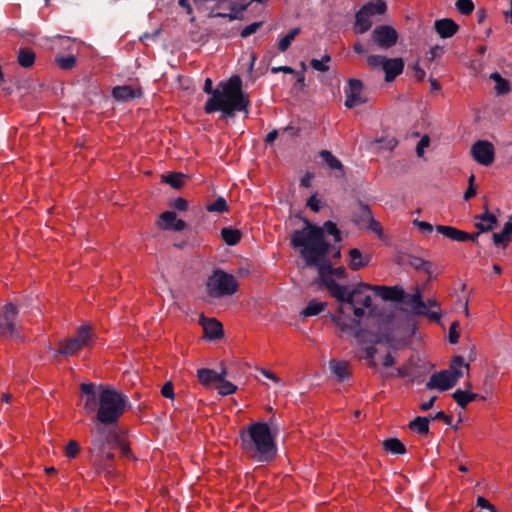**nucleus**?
<instances>
[{
	"mask_svg": "<svg viewBox=\"0 0 512 512\" xmlns=\"http://www.w3.org/2000/svg\"><path fill=\"white\" fill-rule=\"evenodd\" d=\"M36 59L35 52L28 47H22L17 52V62L23 68H31Z\"/></svg>",
	"mask_w": 512,
	"mask_h": 512,
	"instance_id": "30",
	"label": "nucleus"
},
{
	"mask_svg": "<svg viewBox=\"0 0 512 512\" xmlns=\"http://www.w3.org/2000/svg\"><path fill=\"white\" fill-rule=\"evenodd\" d=\"M81 392L86 395L84 409L87 413L97 411L99 407V394H96L95 385L93 383H82Z\"/></svg>",
	"mask_w": 512,
	"mask_h": 512,
	"instance_id": "19",
	"label": "nucleus"
},
{
	"mask_svg": "<svg viewBox=\"0 0 512 512\" xmlns=\"http://www.w3.org/2000/svg\"><path fill=\"white\" fill-rule=\"evenodd\" d=\"M205 337L210 341L219 340L224 336L222 324L215 318H204L200 321Z\"/></svg>",
	"mask_w": 512,
	"mask_h": 512,
	"instance_id": "18",
	"label": "nucleus"
},
{
	"mask_svg": "<svg viewBox=\"0 0 512 512\" xmlns=\"http://www.w3.org/2000/svg\"><path fill=\"white\" fill-rule=\"evenodd\" d=\"M56 64L63 70H71L76 66L77 58L74 55L56 56Z\"/></svg>",
	"mask_w": 512,
	"mask_h": 512,
	"instance_id": "44",
	"label": "nucleus"
},
{
	"mask_svg": "<svg viewBox=\"0 0 512 512\" xmlns=\"http://www.w3.org/2000/svg\"><path fill=\"white\" fill-rule=\"evenodd\" d=\"M363 84L359 79H350L348 82V87L345 89L346 100L345 106L347 108H353L358 104H362L365 102V99L362 98Z\"/></svg>",
	"mask_w": 512,
	"mask_h": 512,
	"instance_id": "15",
	"label": "nucleus"
},
{
	"mask_svg": "<svg viewBox=\"0 0 512 512\" xmlns=\"http://www.w3.org/2000/svg\"><path fill=\"white\" fill-rule=\"evenodd\" d=\"M429 417L417 416L408 425L409 429L419 435H427L429 433Z\"/></svg>",
	"mask_w": 512,
	"mask_h": 512,
	"instance_id": "32",
	"label": "nucleus"
},
{
	"mask_svg": "<svg viewBox=\"0 0 512 512\" xmlns=\"http://www.w3.org/2000/svg\"><path fill=\"white\" fill-rule=\"evenodd\" d=\"M331 319L342 332L354 330V326H352V324L341 320V318L336 315H332Z\"/></svg>",
	"mask_w": 512,
	"mask_h": 512,
	"instance_id": "56",
	"label": "nucleus"
},
{
	"mask_svg": "<svg viewBox=\"0 0 512 512\" xmlns=\"http://www.w3.org/2000/svg\"><path fill=\"white\" fill-rule=\"evenodd\" d=\"M206 210L208 212H216V213H224L228 212L229 207L224 197L219 196L214 202L208 203L206 205Z\"/></svg>",
	"mask_w": 512,
	"mask_h": 512,
	"instance_id": "45",
	"label": "nucleus"
},
{
	"mask_svg": "<svg viewBox=\"0 0 512 512\" xmlns=\"http://www.w3.org/2000/svg\"><path fill=\"white\" fill-rule=\"evenodd\" d=\"M217 384L218 393L222 396L231 395L237 390V386L227 380L217 382Z\"/></svg>",
	"mask_w": 512,
	"mask_h": 512,
	"instance_id": "48",
	"label": "nucleus"
},
{
	"mask_svg": "<svg viewBox=\"0 0 512 512\" xmlns=\"http://www.w3.org/2000/svg\"><path fill=\"white\" fill-rule=\"evenodd\" d=\"M362 8H366V13L373 17L384 14L387 10V5L383 0H376L366 3Z\"/></svg>",
	"mask_w": 512,
	"mask_h": 512,
	"instance_id": "41",
	"label": "nucleus"
},
{
	"mask_svg": "<svg viewBox=\"0 0 512 512\" xmlns=\"http://www.w3.org/2000/svg\"><path fill=\"white\" fill-rule=\"evenodd\" d=\"M176 219V213L173 211H166L160 215L161 227L165 230H171Z\"/></svg>",
	"mask_w": 512,
	"mask_h": 512,
	"instance_id": "47",
	"label": "nucleus"
},
{
	"mask_svg": "<svg viewBox=\"0 0 512 512\" xmlns=\"http://www.w3.org/2000/svg\"><path fill=\"white\" fill-rule=\"evenodd\" d=\"M72 338L77 340L83 347L88 346L92 339L90 327L81 326L77 331V335Z\"/></svg>",
	"mask_w": 512,
	"mask_h": 512,
	"instance_id": "46",
	"label": "nucleus"
},
{
	"mask_svg": "<svg viewBox=\"0 0 512 512\" xmlns=\"http://www.w3.org/2000/svg\"><path fill=\"white\" fill-rule=\"evenodd\" d=\"M111 95L118 102H128L141 98L143 92L141 88H134L129 85H118L113 87Z\"/></svg>",
	"mask_w": 512,
	"mask_h": 512,
	"instance_id": "16",
	"label": "nucleus"
},
{
	"mask_svg": "<svg viewBox=\"0 0 512 512\" xmlns=\"http://www.w3.org/2000/svg\"><path fill=\"white\" fill-rule=\"evenodd\" d=\"M162 181L169 184L172 188L180 189L184 185V175L182 173L171 172L162 175Z\"/></svg>",
	"mask_w": 512,
	"mask_h": 512,
	"instance_id": "43",
	"label": "nucleus"
},
{
	"mask_svg": "<svg viewBox=\"0 0 512 512\" xmlns=\"http://www.w3.org/2000/svg\"><path fill=\"white\" fill-rule=\"evenodd\" d=\"M262 25V22H253L250 25L246 26L242 29L240 35L242 38H247L250 35L254 34L259 27Z\"/></svg>",
	"mask_w": 512,
	"mask_h": 512,
	"instance_id": "54",
	"label": "nucleus"
},
{
	"mask_svg": "<svg viewBox=\"0 0 512 512\" xmlns=\"http://www.w3.org/2000/svg\"><path fill=\"white\" fill-rule=\"evenodd\" d=\"M358 207L359 213L354 214V222L357 225L361 223H367L373 217L370 207L367 204L363 203L362 201H358Z\"/></svg>",
	"mask_w": 512,
	"mask_h": 512,
	"instance_id": "40",
	"label": "nucleus"
},
{
	"mask_svg": "<svg viewBox=\"0 0 512 512\" xmlns=\"http://www.w3.org/2000/svg\"><path fill=\"white\" fill-rule=\"evenodd\" d=\"M435 230L444 237L457 242H466V238H468V232L459 230L453 226L437 225Z\"/></svg>",
	"mask_w": 512,
	"mask_h": 512,
	"instance_id": "24",
	"label": "nucleus"
},
{
	"mask_svg": "<svg viewBox=\"0 0 512 512\" xmlns=\"http://www.w3.org/2000/svg\"><path fill=\"white\" fill-rule=\"evenodd\" d=\"M95 432H91L90 452L94 457V463L107 474L113 473V461L115 458L112 450L114 449V441H118V434L112 433V436L103 439L101 444L95 442Z\"/></svg>",
	"mask_w": 512,
	"mask_h": 512,
	"instance_id": "6",
	"label": "nucleus"
},
{
	"mask_svg": "<svg viewBox=\"0 0 512 512\" xmlns=\"http://www.w3.org/2000/svg\"><path fill=\"white\" fill-rule=\"evenodd\" d=\"M293 247L299 249V252L307 266L318 268L319 276L316 280V283L325 286L332 297L335 299H340L343 295L344 285L338 284L333 278H331L333 266L330 260L327 258L328 254L319 256L314 263H311L309 262V256L307 252H305V249L309 248V246L304 245Z\"/></svg>",
	"mask_w": 512,
	"mask_h": 512,
	"instance_id": "5",
	"label": "nucleus"
},
{
	"mask_svg": "<svg viewBox=\"0 0 512 512\" xmlns=\"http://www.w3.org/2000/svg\"><path fill=\"white\" fill-rule=\"evenodd\" d=\"M386 57L381 55H370L367 57V65L371 69L383 68Z\"/></svg>",
	"mask_w": 512,
	"mask_h": 512,
	"instance_id": "52",
	"label": "nucleus"
},
{
	"mask_svg": "<svg viewBox=\"0 0 512 512\" xmlns=\"http://www.w3.org/2000/svg\"><path fill=\"white\" fill-rule=\"evenodd\" d=\"M231 0H215L213 4L209 5V9L207 12V16L210 18L211 11L213 12H222L221 10H228V4Z\"/></svg>",
	"mask_w": 512,
	"mask_h": 512,
	"instance_id": "51",
	"label": "nucleus"
},
{
	"mask_svg": "<svg viewBox=\"0 0 512 512\" xmlns=\"http://www.w3.org/2000/svg\"><path fill=\"white\" fill-rule=\"evenodd\" d=\"M455 6L462 15L471 14L475 8L472 0H457Z\"/></svg>",
	"mask_w": 512,
	"mask_h": 512,
	"instance_id": "49",
	"label": "nucleus"
},
{
	"mask_svg": "<svg viewBox=\"0 0 512 512\" xmlns=\"http://www.w3.org/2000/svg\"><path fill=\"white\" fill-rule=\"evenodd\" d=\"M408 264L415 270L424 271L429 276L432 274V262L424 260L421 257L410 255L408 257Z\"/></svg>",
	"mask_w": 512,
	"mask_h": 512,
	"instance_id": "35",
	"label": "nucleus"
},
{
	"mask_svg": "<svg viewBox=\"0 0 512 512\" xmlns=\"http://www.w3.org/2000/svg\"><path fill=\"white\" fill-rule=\"evenodd\" d=\"M372 42L380 49L387 50L398 41L397 31L389 25H379L371 33Z\"/></svg>",
	"mask_w": 512,
	"mask_h": 512,
	"instance_id": "11",
	"label": "nucleus"
},
{
	"mask_svg": "<svg viewBox=\"0 0 512 512\" xmlns=\"http://www.w3.org/2000/svg\"><path fill=\"white\" fill-rule=\"evenodd\" d=\"M118 441H114V448L118 447L120 449V452L122 456L124 457H130L131 456V449L128 444H126L123 440L120 439L118 436Z\"/></svg>",
	"mask_w": 512,
	"mask_h": 512,
	"instance_id": "59",
	"label": "nucleus"
},
{
	"mask_svg": "<svg viewBox=\"0 0 512 512\" xmlns=\"http://www.w3.org/2000/svg\"><path fill=\"white\" fill-rule=\"evenodd\" d=\"M434 28L441 38H450L457 33L459 26L454 20L443 18L435 21Z\"/></svg>",
	"mask_w": 512,
	"mask_h": 512,
	"instance_id": "22",
	"label": "nucleus"
},
{
	"mask_svg": "<svg viewBox=\"0 0 512 512\" xmlns=\"http://www.w3.org/2000/svg\"><path fill=\"white\" fill-rule=\"evenodd\" d=\"M373 291L384 301L401 302L404 301L405 291L398 286L388 287L374 285Z\"/></svg>",
	"mask_w": 512,
	"mask_h": 512,
	"instance_id": "17",
	"label": "nucleus"
},
{
	"mask_svg": "<svg viewBox=\"0 0 512 512\" xmlns=\"http://www.w3.org/2000/svg\"><path fill=\"white\" fill-rule=\"evenodd\" d=\"M239 436L247 458L257 463H270L275 459L277 444L268 423H251L240 430Z\"/></svg>",
	"mask_w": 512,
	"mask_h": 512,
	"instance_id": "3",
	"label": "nucleus"
},
{
	"mask_svg": "<svg viewBox=\"0 0 512 512\" xmlns=\"http://www.w3.org/2000/svg\"><path fill=\"white\" fill-rule=\"evenodd\" d=\"M171 206L178 211H186L188 208V201L182 197H178L173 201Z\"/></svg>",
	"mask_w": 512,
	"mask_h": 512,
	"instance_id": "64",
	"label": "nucleus"
},
{
	"mask_svg": "<svg viewBox=\"0 0 512 512\" xmlns=\"http://www.w3.org/2000/svg\"><path fill=\"white\" fill-rule=\"evenodd\" d=\"M512 236V217L504 224L503 229L492 234L493 243L503 248L507 247Z\"/></svg>",
	"mask_w": 512,
	"mask_h": 512,
	"instance_id": "25",
	"label": "nucleus"
},
{
	"mask_svg": "<svg viewBox=\"0 0 512 512\" xmlns=\"http://www.w3.org/2000/svg\"><path fill=\"white\" fill-rule=\"evenodd\" d=\"M208 294L212 298L230 296L237 292L238 282L236 278L221 269H216L207 280Z\"/></svg>",
	"mask_w": 512,
	"mask_h": 512,
	"instance_id": "7",
	"label": "nucleus"
},
{
	"mask_svg": "<svg viewBox=\"0 0 512 512\" xmlns=\"http://www.w3.org/2000/svg\"><path fill=\"white\" fill-rule=\"evenodd\" d=\"M458 327H459V323L457 321H454L450 328H449V336H448V339H449V342L451 344H456L459 340V332H458Z\"/></svg>",
	"mask_w": 512,
	"mask_h": 512,
	"instance_id": "55",
	"label": "nucleus"
},
{
	"mask_svg": "<svg viewBox=\"0 0 512 512\" xmlns=\"http://www.w3.org/2000/svg\"><path fill=\"white\" fill-rule=\"evenodd\" d=\"M383 448L385 451L392 454H405L406 448L404 444L397 438H388L383 442Z\"/></svg>",
	"mask_w": 512,
	"mask_h": 512,
	"instance_id": "39",
	"label": "nucleus"
},
{
	"mask_svg": "<svg viewBox=\"0 0 512 512\" xmlns=\"http://www.w3.org/2000/svg\"><path fill=\"white\" fill-rule=\"evenodd\" d=\"M444 48L442 46L436 45L434 47H431V49L428 52V60L430 62L434 61L437 57H439L441 54H443Z\"/></svg>",
	"mask_w": 512,
	"mask_h": 512,
	"instance_id": "62",
	"label": "nucleus"
},
{
	"mask_svg": "<svg viewBox=\"0 0 512 512\" xmlns=\"http://www.w3.org/2000/svg\"><path fill=\"white\" fill-rule=\"evenodd\" d=\"M301 33L300 27L292 28L284 37L278 42V49L280 52H285L291 45L292 41Z\"/></svg>",
	"mask_w": 512,
	"mask_h": 512,
	"instance_id": "42",
	"label": "nucleus"
},
{
	"mask_svg": "<svg viewBox=\"0 0 512 512\" xmlns=\"http://www.w3.org/2000/svg\"><path fill=\"white\" fill-rule=\"evenodd\" d=\"M401 303H404V304L410 306L412 312L415 315L426 316L430 320H433V321L440 320L441 315L438 313V311L428 312L427 304H425V302L423 301L422 295H421L420 291H418V290L414 294H406L405 293L404 301H401Z\"/></svg>",
	"mask_w": 512,
	"mask_h": 512,
	"instance_id": "12",
	"label": "nucleus"
},
{
	"mask_svg": "<svg viewBox=\"0 0 512 512\" xmlns=\"http://www.w3.org/2000/svg\"><path fill=\"white\" fill-rule=\"evenodd\" d=\"M326 308V303L313 299L309 301L307 306L302 310L301 315L303 317L316 316L323 312Z\"/></svg>",
	"mask_w": 512,
	"mask_h": 512,
	"instance_id": "38",
	"label": "nucleus"
},
{
	"mask_svg": "<svg viewBox=\"0 0 512 512\" xmlns=\"http://www.w3.org/2000/svg\"><path fill=\"white\" fill-rule=\"evenodd\" d=\"M404 61L402 58H386L382 70L385 73V81L391 82L403 72Z\"/></svg>",
	"mask_w": 512,
	"mask_h": 512,
	"instance_id": "20",
	"label": "nucleus"
},
{
	"mask_svg": "<svg viewBox=\"0 0 512 512\" xmlns=\"http://www.w3.org/2000/svg\"><path fill=\"white\" fill-rule=\"evenodd\" d=\"M462 376V370L456 369L454 365H451L448 370L433 373L426 387L429 390L439 389L441 391H447L454 387Z\"/></svg>",
	"mask_w": 512,
	"mask_h": 512,
	"instance_id": "10",
	"label": "nucleus"
},
{
	"mask_svg": "<svg viewBox=\"0 0 512 512\" xmlns=\"http://www.w3.org/2000/svg\"><path fill=\"white\" fill-rule=\"evenodd\" d=\"M17 316L18 309L12 302H8L2 306L0 314V337L11 339L20 337V332L16 325Z\"/></svg>",
	"mask_w": 512,
	"mask_h": 512,
	"instance_id": "9",
	"label": "nucleus"
},
{
	"mask_svg": "<svg viewBox=\"0 0 512 512\" xmlns=\"http://www.w3.org/2000/svg\"><path fill=\"white\" fill-rule=\"evenodd\" d=\"M220 86L221 89H214L212 80L205 79L203 91L211 95L204 106V111L207 114L221 111L228 117H234L236 112L248 113L249 99L242 90L240 76L234 75L226 82H221Z\"/></svg>",
	"mask_w": 512,
	"mask_h": 512,
	"instance_id": "1",
	"label": "nucleus"
},
{
	"mask_svg": "<svg viewBox=\"0 0 512 512\" xmlns=\"http://www.w3.org/2000/svg\"><path fill=\"white\" fill-rule=\"evenodd\" d=\"M248 6L249 2H246V0H241L239 3L237 1H230L227 7L229 13L211 11L210 18H228L229 21L243 20V12L248 8Z\"/></svg>",
	"mask_w": 512,
	"mask_h": 512,
	"instance_id": "14",
	"label": "nucleus"
},
{
	"mask_svg": "<svg viewBox=\"0 0 512 512\" xmlns=\"http://www.w3.org/2000/svg\"><path fill=\"white\" fill-rule=\"evenodd\" d=\"M413 224L424 234H429L434 230L433 225L426 221L415 219Z\"/></svg>",
	"mask_w": 512,
	"mask_h": 512,
	"instance_id": "58",
	"label": "nucleus"
},
{
	"mask_svg": "<svg viewBox=\"0 0 512 512\" xmlns=\"http://www.w3.org/2000/svg\"><path fill=\"white\" fill-rule=\"evenodd\" d=\"M374 285L367 283H359L352 290H348L347 286H344L343 295L340 299H336L340 303L338 311L344 313V305L354 306L359 304L364 308H370L372 305V297L367 294V291H373Z\"/></svg>",
	"mask_w": 512,
	"mask_h": 512,
	"instance_id": "8",
	"label": "nucleus"
},
{
	"mask_svg": "<svg viewBox=\"0 0 512 512\" xmlns=\"http://www.w3.org/2000/svg\"><path fill=\"white\" fill-rule=\"evenodd\" d=\"M349 256V268L353 271H358L359 269L367 266L370 260V256L363 257L362 252L357 248L351 249L349 251Z\"/></svg>",
	"mask_w": 512,
	"mask_h": 512,
	"instance_id": "27",
	"label": "nucleus"
},
{
	"mask_svg": "<svg viewBox=\"0 0 512 512\" xmlns=\"http://www.w3.org/2000/svg\"><path fill=\"white\" fill-rule=\"evenodd\" d=\"M221 237L228 246H235L240 242L242 233L236 228L224 227L221 230Z\"/></svg>",
	"mask_w": 512,
	"mask_h": 512,
	"instance_id": "34",
	"label": "nucleus"
},
{
	"mask_svg": "<svg viewBox=\"0 0 512 512\" xmlns=\"http://www.w3.org/2000/svg\"><path fill=\"white\" fill-rule=\"evenodd\" d=\"M377 142L380 144V148L386 150H393L398 145V141L394 137L380 139Z\"/></svg>",
	"mask_w": 512,
	"mask_h": 512,
	"instance_id": "57",
	"label": "nucleus"
},
{
	"mask_svg": "<svg viewBox=\"0 0 512 512\" xmlns=\"http://www.w3.org/2000/svg\"><path fill=\"white\" fill-rule=\"evenodd\" d=\"M366 10V8H361L355 15L354 30L356 33L363 34L372 26V17L366 13Z\"/></svg>",
	"mask_w": 512,
	"mask_h": 512,
	"instance_id": "26",
	"label": "nucleus"
},
{
	"mask_svg": "<svg viewBox=\"0 0 512 512\" xmlns=\"http://www.w3.org/2000/svg\"><path fill=\"white\" fill-rule=\"evenodd\" d=\"M130 407L128 397L110 388H103L99 393V407L93 418L95 425L91 432H95V442L101 444L103 439L117 433L119 419L126 409Z\"/></svg>",
	"mask_w": 512,
	"mask_h": 512,
	"instance_id": "2",
	"label": "nucleus"
},
{
	"mask_svg": "<svg viewBox=\"0 0 512 512\" xmlns=\"http://www.w3.org/2000/svg\"><path fill=\"white\" fill-rule=\"evenodd\" d=\"M484 208L485 211L483 213L475 216V219L478 220L475 223V227L480 232H489L497 226L498 220L494 214L489 212L487 205Z\"/></svg>",
	"mask_w": 512,
	"mask_h": 512,
	"instance_id": "21",
	"label": "nucleus"
},
{
	"mask_svg": "<svg viewBox=\"0 0 512 512\" xmlns=\"http://www.w3.org/2000/svg\"><path fill=\"white\" fill-rule=\"evenodd\" d=\"M452 397L453 399L456 401V403L462 408V409H465L467 407V405L474 401V400H477V399H484L483 396H480L479 394H476V393H471L469 391H464V390H461V389H457L453 394H452Z\"/></svg>",
	"mask_w": 512,
	"mask_h": 512,
	"instance_id": "28",
	"label": "nucleus"
},
{
	"mask_svg": "<svg viewBox=\"0 0 512 512\" xmlns=\"http://www.w3.org/2000/svg\"><path fill=\"white\" fill-rule=\"evenodd\" d=\"M197 377L200 383L206 387L216 384L217 380L220 379L218 372L213 369L201 368L197 370Z\"/></svg>",
	"mask_w": 512,
	"mask_h": 512,
	"instance_id": "33",
	"label": "nucleus"
},
{
	"mask_svg": "<svg viewBox=\"0 0 512 512\" xmlns=\"http://www.w3.org/2000/svg\"><path fill=\"white\" fill-rule=\"evenodd\" d=\"M355 338L359 344H381L382 342L380 334L363 328L355 331Z\"/></svg>",
	"mask_w": 512,
	"mask_h": 512,
	"instance_id": "29",
	"label": "nucleus"
},
{
	"mask_svg": "<svg viewBox=\"0 0 512 512\" xmlns=\"http://www.w3.org/2000/svg\"><path fill=\"white\" fill-rule=\"evenodd\" d=\"M348 363L345 361H330V369L332 373L338 378L340 381H344L349 378L350 374L348 371Z\"/></svg>",
	"mask_w": 512,
	"mask_h": 512,
	"instance_id": "37",
	"label": "nucleus"
},
{
	"mask_svg": "<svg viewBox=\"0 0 512 512\" xmlns=\"http://www.w3.org/2000/svg\"><path fill=\"white\" fill-rule=\"evenodd\" d=\"M476 505L482 509H487L489 512H497L496 508L483 496H478Z\"/></svg>",
	"mask_w": 512,
	"mask_h": 512,
	"instance_id": "61",
	"label": "nucleus"
},
{
	"mask_svg": "<svg viewBox=\"0 0 512 512\" xmlns=\"http://www.w3.org/2000/svg\"><path fill=\"white\" fill-rule=\"evenodd\" d=\"M471 154L479 164L488 166L493 163L495 150L492 143L486 140H478L471 147Z\"/></svg>",
	"mask_w": 512,
	"mask_h": 512,
	"instance_id": "13",
	"label": "nucleus"
},
{
	"mask_svg": "<svg viewBox=\"0 0 512 512\" xmlns=\"http://www.w3.org/2000/svg\"><path fill=\"white\" fill-rule=\"evenodd\" d=\"M82 348L83 346L77 340L70 338L60 342L57 354L71 356L78 353Z\"/></svg>",
	"mask_w": 512,
	"mask_h": 512,
	"instance_id": "31",
	"label": "nucleus"
},
{
	"mask_svg": "<svg viewBox=\"0 0 512 512\" xmlns=\"http://www.w3.org/2000/svg\"><path fill=\"white\" fill-rule=\"evenodd\" d=\"M319 156L331 171H336L335 176L337 178H343L345 176V170L342 162L329 150H321L319 152Z\"/></svg>",
	"mask_w": 512,
	"mask_h": 512,
	"instance_id": "23",
	"label": "nucleus"
},
{
	"mask_svg": "<svg viewBox=\"0 0 512 512\" xmlns=\"http://www.w3.org/2000/svg\"><path fill=\"white\" fill-rule=\"evenodd\" d=\"M490 79L495 82V91L497 95H506L511 91L510 82L503 78L498 72L491 73Z\"/></svg>",
	"mask_w": 512,
	"mask_h": 512,
	"instance_id": "36",
	"label": "nucleus"
},
{
	"mask_svg": "<svg viewBox=\"0 0 512 512\" xmlns=\"http://www.w3.org/2000/svg\"><path fill=\"white\" fill-rule=\"evenodd\" d=\"M305 227L295 230L291 236L292 246L307 245L305 252L308 254L309 262L314 263L319 256L329 254L333 246L325 240V234L333 237L334 242L342 241L341 231L333 221L324 222L322 227L312 224L308 219H303Z\"/></svg>",
	"mask_w": 512,
	"mask_h": 512,
	"instance_id": "4",
	"label": "nucleus"
},
{
	"mask_svg": "<svg viewBox=\"0 0 512 512\" xmlns=\"http://www.w3.org/2000/svg\"><path fill=\"white\" fill-rule=\"evenodd\" d=\"M79 450L80 446L78 442L75 440H71L68 442L66 446L65 455L70 459L74 458L78 454Z\"/></svg>",
	"mask_w": 512,
	"mask_h": 512,
	"instance_id": "53",
	"label": "nucleus"
},
{
	"mask_svg": "<svg viewBox=\"0 0 512 512\" xmlns=\"http://www.w3.org/2000/svg\"><path fill=\"white\" fill-rule=\"evenodd\" d=\"M368 228L376 233L380 238L382 237V226L381 224L372 217L368 222Z\"/></svg>",
	"mask_w": 512,
	"mask_h": 512,
	"instance_id": "63",
	"label": "nucleus"
},
{
	"mask_svg": "<svg viewBox=\"0 0 512 512\" xmlns=\"http://www.w3.org/2000/svg\"><path fill=\"white\" fill-rule=\"evenodd\" d=\"M330 60L331 57L328 54H326L322 57L321 60L312 59L310 61V65L316 71L326 72L329 70V67L326 65V63L330 62Z\"/></svg>",
	"mask_w": 512,
	"mask_h": 512,
	"instance_id": "50",
	"label": "nucleus"
},
{
	"mask_svg": "<svg viewBox=\"0 0 512 512\" xmlns=\"http://www.w3.org/2000/svg\"><path fill=\"white\" fill-rule=\"evenodd\" d=\"M161 394L168 399H174V386L171 381L166 382L161 388Z\"/></svg>",
	"mask_w": 512,
	"mask_h": 512,
	"instance_id": "60",
	"label": "nucleus"
}]
</instances>
